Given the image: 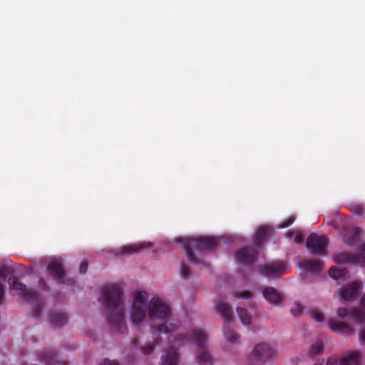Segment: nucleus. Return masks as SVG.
<instances>
[{
  "instance_id": "0eeeda50",
  "label": "nucleus",
  "mask_w": 365,
  "mask_h": 365,
  "mask_svg": "<svg viewBox=\"0 0 365 365\" xmlns=\"http://www.w3.org/2000/svg\"><path fill=\"white\" fill-rule=\"evenodd\" d=\"M334 259L339 264H350L365 267V244L361 246L359 252H341L336 254Z\"/></svg>"
},
{
  "instance_id": "37998d69",
  "label": "nucleus",
  "mask_w": 365,
  "mask_h": 365,
  "mask_svg": "<svg viewBox=\"0 0 365 365\" xmlns=\"http://www.w3.org/2000/svg\"><path fill=\"white\" fill-rule=\"evenodd\" d=\"M132 343H133V346L135 347L138 344V339H134Z\"/></svg>"
},
{
  "instance_id": "a18cd8bd",
  "label": "nucleus",
  "mask_w": 365,
  "mask_h": 365,
  "mask_svg": "<svg viewBox=\"0 0 365 365\" xmlns=\"http://www.w3.org/2000/svg\"><path fill=\"white\" fill-rule=\"evenodd\" d=\"M323 364H324V361H322L320 363L316 362V363L314 364V365H323Z\"/></svg>"
},
{
  "instance_id": "bb28decb",
  "label": "nucleus",
  "mask_w": 365,
  "mask_h": 365,
  "mask_svg": "<svg viewBox=\"0 0 365 365\" xmlns=\"http://www.w3.org/2000/svg\"><path fill=\"white\" fill-rule=\"evenodd\" d=\"M329 274L330 277L333 278L334 279H338L344 276V272L341 269H339L335 267H331L329 269Z\"/></svg>"
},
{
  "instance_id": "f03ea898",
  "label": "nucleus",
  "mask_w": 365,
  "mask_h": 365,
  "mask_svg": "<svg viewBox=\"0 0 365 365\" xmlns=\"http://www.w3.org/2000/svg\"><path fill=\"white\" fill-rule=\"evenodd\" d=\"M101 292L103 295L105 317L108 323L115 331L124 333L127 330L124 321V309L122 307V289L115 284L104 287Z\"/></svg>"
},
{
  "instance_id": "cd10ccee",
  "label": "nucleus",
  "mask_w": 365,
  "mask_h": 365,
  "mask_svg": "<svg viewBox=\"0 0 365 365\" xmlns=\"http://www.w3.org/2000/svg\"><path fill=\"white\" fill-rule=\"evenodd\" d=\"M309 314L316 322H322L324 320L323 313L318 309H313L310 311Z\"/></svg>"
},
{
  "instance_id": "a19ab883",
  "label": "nucleus",
  "mask_w": 365,
  "mask_h": 365,
  "mask_svg": "<svg viewBox=\"0 0 365 365\" xmlns=\"http://www.w3.org/2000/svg\"><path fill=\"white\" fill-rule=\"evenodd\" d=\"M34 315L35 317H38L40 312H41V308L39 306H35L33 309Z\"/></svg>"
},
{
  "instance_id": "a878e982",
  "label": "nucleus",
  "mask_w": 365,
  "mask_h": 365,
  "mask_svg": "<svg viewBox=\"0 0 365 365\" xmlns=\"http://www.w3.org/2000/svg\"><path fill=\"white\" fill-rule=\"evenodd\" d=\"M360 230L355 228L353 234L349 236L346 240V244L349 246H353L358 242L359 239Z\"/></svg>"
},
{
  "instance_id": "79ce46f5",
  "label": "nucleus",
  "mask_w": 365,
  "mask_h": 365,
  "mask_svg": "<svg viewBox=\"0 0 365 365\" xmlns=\"http://www.w3.org/2000/svg\"><path fill=\"white\" fill-rule=\"evenodd\" d=\"M359 339L361 341H365V330L359 333Z\"/></svg>"
},
{
  "instance_id": "4be33fe9",
  "label": "nucleus",
  "mask_w": 365,
  "mask_h": 365,
  "mask_svg": "<svg viewBox=\"0 0 365 365\" xmlns=\"http://www.w3.org/2000/svg\"><path fill=\"white\" fill-rule=\"evenodd\" d=\"M357 290V285L356 284H353L349 288L343 289L341 292V296L345 300H351L356 294Z\"/></svg>"
},
{
  "instance_id": "20e7f679",
  "label": "nucleus",
  "mask_w": 365,
  "mask_h": 365,
  "mask_svg": "<svg viewBox=\"0 0 365 365\" xmlns=\"http://www.w3.org/2000/svg\"><path fill=\"white\" fill-rule=\"evenodd\" d=\"M217 247V238L213 237H200L195 239H187L185 240L183 248L185 250L186 255L192 263L200 262V259L195 255L192 249L200 252L205 251H211Z\"/></svg>"
},
{
  "instance_id": "f257e3e1",
  "label": "nucleus",
  "mask_w": 365,
  "mask_h": 365,
  "mask_svg": "<svg viewBox=\"0 0 365 365\" xmlns=\"http://www.w3.org/2000/svg\"><path fill=\"white\" fill-rule=\"evenodd\" d=\"M191 338L198 347L197 357L200 365H212V358L207 346V335L203 330H194L192 334L187 331L180 333L178 337L170 335L168 339L171 349L162 356V365H177L179 358L177 349L189 342Z\"/></svg>"
},
{
  "instance_id": "a211bd4d",
  "label": "nucleus",
  "mask_w": 365,
  "mask_h": 365,
  "mask_svg": "<svg viewBox=\"0 0 365 365\" xmlns=\"http://www.w3.org/2000/svg\"><path fill=\"white\" fill-rule=\"evenodd\" d=\"M150 243H138V244H133V245H129L127 246H124L122 247L119 252L120 255H129V254H133L135 253L140 250H142L144 247H147L150 246Z\"/></svg>"
},
{
  "instance_id": "c85d7f7f",
  "label": "nucleus",
  "mask_w": 365,
  "mask_h": 365,
  "mask_svg": "<svg viewBox=\"0 0 365 365\" xmlns=\"http://www.w3.org/2000/svg\"><path fill=\"white\" fill-rule=\"evenodd\" d=\"M23 297L29 301H37L38 299V294L36 291H29L24 292Z\"/></svg>"
},
{
  "instance_id": "f704fd0d",
  "label": "nucleus",
  "mask_w": 365,
  "mask_h": 365,
  "mask_svg": "<svg viewBox=\"0 0 365 365\" xmlns=\"http://www.w3.org/2000/svg\"><path fill=\"white\" fill-rule=\"evenodd\" d=\"M294 219L292 218V217H289L287 218V220H285L281 225V227L282 228H285V227H289V225H291L293 222H294Z\"/></svg>"
},
{
  "instance_id": "393cba45",
  "label": "nucleus",
  "mask_w": 365,
  "mask_h": 365,
  "mask_svg": "<svg viewBox=\"0 0 365 365\" xmlns=\"http://www.w3.org/2000/svg\"><path fill=\"white\" fill-rule=\"evenodd\" d=\"M324 350V345L322 341H317L313 344H312L310 347V354L312 356L319 354L322 353Z\"/></svg>"
},
{
  "instance_id": "5701e85b",
  "label": "nucleus",
  "mask_w": 365,
  "mask_h": 365,
  "mask_svg": "<svg viewBox=\"0 0 365 365\" xmlns=\"http://www.w3.org/2000/svg\"><path fill=\"white\" fill-rule=\"evenodd\" d=\"M237 313L244 325H250L252 321V315L247 312L246 309L242 307L237 308Z\"/></svg>"
},
{
  "instance_id": "ddd939ff",
  "label": "nucleus",
  "mask_w": 365,
  "mask_h": 365,
  "mask_svg": "<svg viewBox=\"0 0 365 365\" xmlns=\"http://www.w3.org/2000/svg\"><path fill=\"white\" fill-rule=\"evenodd\" d=\"M337 315L339 318L344 319L348 316L351 317L357 323H361L365 319V314L364 310L360 307H355L351 310L349 314V310L345 307H340L337 310Z\"/></svg>"
},
{
  "instance_id": "473e14b6",
  "label": "nucleus",
  "mask_w": 365,
  "mask_h": 365,
  "mask_svg": "<svg viewBox=\"0 0 365 365\" xmlns=\"http://www.w3.org/2000/svg\"><path fill=\"white\" fill-rule=\"evenodd\" d=\"M140 349L143 354H150L153 352L154 347L153 345L149 344V345L141 346Z\"/></svg>"
},
{
  "instance_id": "6e6552de",
  "label": "nucleus",
  "mask_w": 365,
  "mask_h": 365,
  "mask_svg": "<svg viewBox=\"0 0 365 365\" xmlns=\"http://www.w3.org/2000/svg\"><path fill=\"white\" fill-rule=\"evenodd\" d=\"M328 242L326 236L312 232L307 239L306 246L312 255L324 256L327 252Z\"/></svg>"
},
{
  "instance_id": "dca6fc26",
  "label": "nucleus",
  "mask_w": 365,
  "mask_h": 365,
  "mask_svg": "<svg viewBox=\"0 0 365 365\" xmlns=\"http://www.w3.org/2000/svg\"><path fill=\"white\" fill-rule=\"evenodd\" d=\"M263 296L269 302L273 304H278L282 301L280 293L274 287H266L263 290Z\"/></svg>"
},
{
  "instance_id": "e433bc0d",
  "label": "nucleus",
  "mask_w": 365,
  "mask_h": 365,
  "mask_svg": "<svg viewBox=\"0 0 365 365\" xmlns=\"http://www.w3.org/2000/svg\"><path fill=\"white\" fill-rule=\"evenodd\" d=\"M88 269V264L86 262H81L79 267V272L81 274H85L87 272Z\"/></svg>"
},
{
  "instance_id": "f8f14e48",
  "label": "nucleus",
  "mask_w": 365,
  "mask_h": 365,
  "mask_svg": "<svg viewBox=\"0 0 365 365\" xmlns=\"http://www.w3.org/2000/svg\"><path fill=\"white\" fill-rule=\"evenodd\" d=\"M257 255L255 249L244 247L235 252V257L239 264L252 265L257 259Z\"/></svg>"
},
{
  "instance_id": "7ed1b4c3",
  "label": "nucleus",
  "mask_w": 365,
  "mask_h": 365,
  "mask_svg": "<svg viewBox=\"0 0 365 365\" xmlns=\"http://www.w3.org/2000/svg\"><path fill=\"white\" fill-rule=\"evenodd\" d=\"M148 315L151 320H162L160 324H151L154 331L160 333H170L175 331L180 325L177 319L166 320L171 311L168 304L161 298L153 297L148 306Z\"/></svg>"
},
{
  "instance_id": "ea45409f",
  "label": "nucleus",
  "mask_w": 365,
  "mask_h": 365,
  "mask_svg": "<svg viewBox=\"0 0 365 365\" xmlns=\"http://www.w3.org/2000/svg\"><path fill=\"white\" fill-rule=\"evenodd\" d=\"M303 236L301 234H298L295 236L294 237V242L297 243V244H300L303 242Z\"/></svg>"
},
{
  "instance_id": "4468645a",
  "label": "nucleus",
  "mask_w": 365,
  "mask_h": 365,
  "mask_svg": "<svg viewBox=\"0 0 365 365\" xmlns=\"http://www.w3.org/2000/svg\"><path fill=\"white\" fill-rule=\"evenodd\" d=\"M328 325L331 331L344 336H350L354 334V330L344 322L332 319L329 322Z\"/></svg>"
},
{
  "instance_id": "423d86ee",
  "label": "nucleus",
  "mask_w": 365,
  "mask_h": 365,
  "mask_svg": "<svg viewBox=\"0 0 365 365\" xmlns=\"http://www.w3.org/2000/svg\"><path fill=\"white\" fill-rule=\"evenodd\" d=\"M217 312L222 316L225 321L223 327L224 336L228 342L235 343L237 342L240 336L235 333L230 327L229 325L232 322V309L228 303H220L217 305Z\"/></svg>"
},
{
  "instance_id": "58836bf2",
  "label": "nucleus",
  "mask_w": 365,
  "mask_h": 365,
  "mask_svg": "<svg viewBox=\"0 0 365 365\" xmlns=\"http://www.w3.org/2000/svg\"><path fill=\"white\" fill-rule=\"evenodd\" d=\"M337 363V359L334 357H329L327 362L326 365H334Z\"/></svg>"
},
{
  "instance_id": "6ab92c4d",
  "label": "nucleus",
  "mask_w": 365,
  "mask_h": 365,
  "mask_svg": "<svg viewBox=\"0 0 365 365\" xmlns=\"http://www.w3.org/2000/svg\"><path fill=\"white\" fill-rule=\"evenodd\" d=\"M300 264L301 267L312 272H319L323 266L322 262L315 259L304 260Z\"/></svg>"
},
{
  "instance_id": "7c9ffc66",
  "label": "nucleus",
  "mask_w": 365,
  "mask_h": 365,
  "mask_svg": "<svg viewBox=\"0 0 365 365\" xmlns=\"http://www.w3.org/2000/svg\"><path fill=\"white\" fill-rule=\"evenodd\" d=\"M252 293L250 291L236 292L235 297L239 299H249L251 297Z\"/></svg>"
},
{
  "instance_id": "39448f33",
  "label": "nucleus",
  "mask_w": 365,
  "mask_h": 365,
  "mask_svg": "<svg viewBox=\"0 0 365 365\" xmlns=\"http://www.w3.org/2000/svg\"><path fill=\"white\" fill-rule=\"evenodd\" d=\"M148 293L144 291L138 292L135 294L133 302V310L130 314L132 322L135 325H138L143 322L148 313V307L146 304Z\"/></svg>"
},
{
  "instance_id": "72a5a7b5",
  "label": "nucleus",
  "mask_w": 365,
  "mask_h": 365,
  "mask_svg": "<svg viewBox=\"0 0 365 365\" xmlns=\"http://www.w3.org/2000/svg\"><path fill=\"white\" fill-rule=\"evenodd\" d=\"M294 219L292 218V217H289L287 218V220H285L281 225V227L282 228H285V227H289V225H291L293 222H294Z\"/></svg>"
},
{
  "instance_id": "2f4dec72",
  "label": "nucleus",
  "mask_w": 365,
  "mask_h": 365,
  "mask_svg": "<svg viewBox=\"0 0 365 365\" xmlns=\"http://www.w3.org/2000/svg\"><path fill=\"white\" fill-rule=\"evenodd\" d=\"M291 312L294 316H299L302 312V307L299 304H296L292 308Z\"/></svg>"
},
{
  "instance_id": "4c0bfd02",
  "label": "nucleus",
  "mask_w": 365,
  "mask_h": 365,
  "mask_svg": "<svg viewBox=\"0 0 365 365\" xmlns=\"http://www.w3.org/2000/svg\"><path fill=\"white\" fill-rule=\"evenodd\" d=\"M4 286L3 284L0 283V304L4 302Z\"/></svg>"
},
{
  "instance_id": "9d476101",
  "label": "nucleus",
  "mask_w": 365,
  "mask_h": 365,
  "mask_svg": "<svg viewBox=\"0 0 365 365\" xmlns=\"http://www.w3.org/2000/svg\"><path fill=\"white\" fill-rule=\"evenodd\" d=\"M47 270L58 284L73 285L75 283L73 279H66V271L60 261L50 262L47 265Z\"/></svg>"
},
{
  "instance_id": "b1692460",
  "label": "nucleus",
  "mask_w": 365,
  "mask_h": 365,
  "mask_svg": "<svg viewBox=\"0 0 365 365\" xmlns=\"http://www.w3.org/2000/svg\"><path fill=\"white\" fill-rule=\"evenodd\" d=\"M8 282L11 289L25 291L26 289V284L21 283L16 277L12 276L9 278Z\"/></svg>"
},
{
  "instance_id": "412c9836",
  "label": "nucleus",
  "mask_w": 365,
  "mask_h": 365,
  "mask_svg": "<svg viewBox=\"0 0 365 365\" xmlns=\"http://www.w3.org/2000/svg\"><path fill=\"white\" fill-rule=\"evenodd\" d=\"M359 353L355 351L346 357L342 359L339 363V365H359Z\"/></svg>"
},
{
  "instance_id": "c756f323",
  "label": "nucleus",
  "mask_w": 365,
  "mask_h": 365,
  "mask_svg": "<svg viewBox=\"0 0 365 365\" xmlns=\"http://www.w3.org/2000/svg\"><path fill=\"white\" fill-rule=\"evenodd\" d=\"M190 267L184 262L181 264V269H180V274L184 278H187L190 275Z\"/></svg>"
},
{
  "instance_id": "1a4fd4ad",
  "label": "nucleus",
  "mask_w": 365,
  "mask_h": 365,
  "mask_svg": "<svg viewBox=\"0 0 365 365\" xmlns=\"http://www.w3.org/2000/svg\"><path fill=\"white\" fill-rule=\"evenodd\" d=\"M279 354L275 344L259 343L257 344L252 352L254 360L264 361L267 359L276 357Z\"/></svg>"
},
{
  "instance_id": "9b49d317",
  "label": "nucleus",
  "mask_w": 365,
  "mask_h": 365,
  "mask_svg": "<svg viewBox=\"0 0 365 365\" xmlns=\"http://www.w3.org/2000/svg\"><path fill=\"white\" fill-rule=\"evenodd\" d=\"M259 271L261 274L272 278L288 272L289 269L283 262H272L264 265H259Z\"/></svg>"
},
{
  "instance_id": "f3484780",
  "label": "nucleus",
  "mask_w": 365,
  "mask_h": 365,
  "mask_svg": "<svg viewBox=\"0 0 365 365\" xmlns=\"http://www.w3.org/2000/svg\"><path fill=\"white\" fill-rule=\"evenodd\" d=\"M48 322L51 327H61L67 322V316L64 312H56L50 314Z\"/></svg>"
},
{
  "instance_id": "2eb2a0df",
  "label": "nucleus",
  "mask_w": 365,
  "mask_h": 365,
  "mask_svg": "<svg viewBox=\"0 0 365 365\" xmlns=\"http://www.w3.org/2000/svg\"><path fill=\"white\" fill-rule=\"evenodd\" d=\"M56 354L57 353L55 350L41 352L38 354V359L40 362L46 365H66L64 362L58 361L56 359Z\"/></svg>"
},
{
  "instance_id": "aec40b11",
  "label": "nucleus",
  "mask_w": 365,
  "mask_h": 365,
  "mask_svg": "<svg viewBox=\"0 0 365 365\" xmlns=\"http://www.w3.org/2000/svg\"><path fill=\"white\" fill-rule=\"evenodd\" d=\"M269 231H270L269 229H268L267 227H259L255 235V237H254L255 244L257 245V246H259L262 242L264 241V240L267 237Z\"/></svg>"
},
{
  "instance_id": "c03bdc74",
  "label": "nucleus",
  "mask_w": 365,
  "mask_h": 365,
  "mask_svg": "<svg viewBox=\"0 0 365 365\" xmlns=\"http://www.w3.org/2000/svg\"><path fill=\"white\" fill-rule=\"evenodd\" d=\"M39 283L41 285L46 286V283H45V282H44V280L43 279H40Z\"/></svg>"
},
{
  "instance_id": "c9c22d12",
  "label": "nucleus",
  "mask_w": 365,
  "mask_h": 365,
  "mask_svg": "<svg viewBox=\"0 0 365 365\" xmlns=\"http://www.w3.org/2000/svg\"><path fill=\"white\" fill-rule=\"evenodd\" d=\"M100 365H119V363L116 360L105 359Z\"/></svg>"
}]
</instances>
